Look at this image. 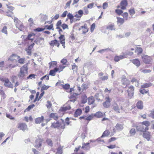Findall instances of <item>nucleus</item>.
<instances>
[{"label":"nucleus","instance_id":"nucleus-1","mask_svg":"<svg viewBox=\"0 0 154 154\" xmlns=\"http://www.w3.org/2000/svg\"><path fill=\"white\" fill-rule=\"evenodd\" d=\"M83 14V11L82 10H79L75 13L74 15L70 13H69L67 15V17L70 20L71 23H72L79 21Z\"/></svg>","mask_w":154,"mask_h":154},{"label":"nucleus","instance_id":"nucleus-2","mask_svg":"<svg viewBox=\"0 0 154 154\" xmlns=\"http://www.w3.org/2000/svg\"><path fill=\"white\" fill-rule=\"evenodd\" d=\"M150 125V123L149 121H145L140 123L136 126V129L137 131L143 132L146 131H148L149 129V126Z\"/></svg>","mask_w":154,"mask_h":154},{"label":"nucleus","instance_id":"nucleus-3","mask_svg":"<svg viewBox=\"0 0 154 154\" xmlns=\"http://www.w3.org/2000/svg\"><path fill=\"white\" fill-rule=\"evenodd\" d=\"M27 66L25 64L21 68L20 72L18 74V76L23 78L27 75Z\"/></svg>","mask_w":154,"mask_h":154},{"label":"nucleus","instance_id":"nucleus-4","mask_svg":"<svg viewBox=\"0 0 154 154\" xmlns=\"http://www.w3.org/2000/svg\"><path fill=\"white\" fill-rule=\"evenodd\" d=\"M14 20L16 28H17L20 31H23L25 27L23 25V23L16 17H14Z\"/></svg>","mask_w":154,"mask_h":154},{"label":"nucleus","instance_id":"nucleus-5","mask_svg":"<svg viewBox=\"0 0 154 154\" xmlns=\"http://www.w3.org/2000/svg\"><path fill=\"white\" fill-rule=\"evenodd\" d=\"M143 61L145 63L149 64L152 60V57L147 55H144L142 57Z\"/></svg>","mask_w":154,"mask_h":154},{"label":"nucleus","instance_id":"nucleus-6","mask_svg":"<svg viewBox=\"0 0 154 154\" xmlns=\"http://www.w3.org/2000/svg\"><path fill=\"white\" fill-rule=\"evenodd\" d=\"M105 100L106 101L103 103V106L105 108H108L111 105V99L108 96L105 97Z\"/></svg>","mask_w":154,"mask_h":154},{"label":"nucleus","instance_id":"nucleus-7","mask_svg":"<svg viewBox=\"0 0 154 154\" xmlns=\"http://www.w3.org/2000/svg\"><path fill=\"white\" fill-rule=\"evenodd\" d=\"M2 81L4 82L5 83L4 85L6 87L11 88H13V85L11 84V82L9 81L8 79H2Z\"/></svg>","mask_w":154,"mask_h":154},{"label":"nucleus","instance_id":"nucleus-8","mask_svg":"<svg viewBox=\"0 0 154 154\" xmlns=\"http://www.w3.org/2000/svg\"><path fill=\"white\" fill-rule=\"evenodd\" d=\"M128 4V2L126 0H123L121 2L120 6L119 5L117 6V8H119L121 7L122 10H125Z\"/></svg>","mask_w":154,"mask_h":154},{"label":"nucleus","instance_id":"nucleus-9","mask_svg":"<svg viewBox=\"0 0 154 154\" xmlns=\"http://www.w3.org/2000/svg\"><path fill=\"white\" fill-rule=\"evenodd\" d=\"M20 57L16 54H12L8 58V60L11 62H13L15 63H17V60L20 58Z\"/></svg>","mask_w":154,"mask_h":154},{"label":"nucleus","instance_id":"nucleus-10","mask_svg":"<svg viewBox=\"0 0 154 154\" xmlns=\"http://www.w3.org/2000/svg\"><path fill=\"white\" fill-rule=\"evenodd\" d=\"M143 137L148 141H149L150 140L151 137V133L147 131H146L143 132Z\"/></svg>","mask_w":154,"mask_h":154},{"label":"nucleus","instance_id":"nucleus-11","mask_svg":"<svg viewBox=\"0 0 154 154\" xmlns=\"http://www.w3.org/2000/svg\"><path fill=\"white\" fill-rule=\"evenodd\" d=\"M17 128L23 131H25V130H28L27 125L24 123H21L19 124Z\"/></svg>","mask_w":154,"mask_h":154},{"label":"nucleus","instance_id":"nucleus-12","mask_svg":"<svg viewBox=\"0 0 154 154\" xmlns=\"http://www.w3.org/2000/svg\"><path fill=\"white\" fill-rule=\"evenodd\" d=\"M125 58H126V57L124 54L119 55H116L114 56V60L115 62H118Z\"/></svg>","mask_w":154,"mask_h":154},{"label":"nucleus","instance_id":"nucleus-13","mask_svg":"<svg viewBox=\"0 0 154 154\" xmlns=\"http://www.w3.org/2000/svg\"><path fill=\"white\" fill-rule=\"evenodd\" d=\"M49 44L52 46H56L58 48L60 46V44L59 43V42L56 39L51 41L50 42Z\"/></svg>","mask_w":154,"mask_h":154},{"label":"nucleus","instance_id":"nucleus-14","mask_svg":"<svg viewBox=\"0 0 154 154\" xmlns=\"http://www.w3.org/2000/svg\"><path fill=\"white\" fill-rule=\"evenodd\" d=\"M60 43L62 45V46L64 48H65V38L64 35H61L59 37Z\"/></svg>","mask_w":154,"mask_h":154},{"label":"nucleus","instance_id":"nucleus-15","mask_svg":"<svg viewBox=\"0 0 154 154\" xmlns=\"http://www.w3.org/2000/svg\"><path fill=\"white\" fill-rule=\"evenodd\" d=\"M80 30H81L82 33L85 34L88 32V28L86 23H85L84 25L81 26Z\"/></svg>","mask_w":154,"mask_h":154},{"label":"nucleus","instance_id":"nucleus-16","mask_svg":"<svg viewBox=\"0 0 154 154\" xmlns=\"http://www.w3.org/2000/svg\"><path fill=\"white\" fill-rule=\"evenodd\" d=\"M115 128L113 129L114 132H116V131H120L123 128V125L117 123L115 126Z\"/></svg>","mask_w":154,"mask_h":154},{"label":"nucleus","instance_id":"nucleus-17","mask_svg":"<svg viewBox=\"0 0 154 154\" xmlns=\"http://www.w3.org/2000/svg\"><path fill=\"white\" fill-rule=\"evenodd\" d=\"M47 29L48 30H53V24H51L48 25H45V27L44 28H39V32L43 31L45 29Z\"/></svg>","mask_w":154,"mask_h":154},{"label":"nucleus","instance_id":"nucleus-18","mask_svg":"<svg viewBox=\"0 0 154 154\" xmlns=\"http://www.w3.org/2000/svg\"><path fill=\"white\" fill-rule=\"evenodd\" d=\"M134 88L133 86L131 85L129 87L127 90L128 95L129 96H132L134 94Z\"/></svg>","mask_w":154,"mask_h":154},{"label":"nucleus","instance_id":"nucleus-19","mask_svg":"<svg viewBox=\"0 0 154 154\" xmlns=\"http://www.w3.org/2000/svg\"><path fill=\"white\" fill-rule=\"evenodd\" d=\"M112 108L116 112L119 113L120 109L118 105L116 103H113L112 105Z\"/></svg>","mask_w":154,"mask_h":154},{"label":"nucleus","instance_id":"nucleus-20","mask_svg":"<svg viewBox=\"0 0 154 154\" xmlns=\"http://www.w3.org/2000/svg\"><path fill=\"white\" fill-rule=\"evenodd\" d=\"M131 62L137 67L139 66L140 65V60L137 59L132 60Z\"/></svg>","mask_w":154,"mask_h":154},{"label":"nucleus","instance_id":"nucleus-21","mask_svg":"<svg viewBox=\"0 0 154 154\" xmlns=\"http://www.w3.org/2000/svg\"><path fill=\"white\" fill-rule=\"evenodd\" d=\"M71 107L70 105H68L62 107L59 110V112H65L67 110H70Z\"/></svg>","mask_w":154,"mask_h":154},{"label":"nucleus","instance_id":"nucleus-22","mask_svg":"<svg viewBox=\"0 0 154 154\" xmlns=\"http://www.w3.org/2000/svg\"><path fill=\"white\" fill-rule=\"evenodd\" d=\"M61 120L62 121V122H59V126H58V128L60 129H64L65 128V122L62 119H61Z\"/></svg>","mask_w":154,"mask_h":154},{"label":"nucleus","instance_id":"nucleus-23","mask_svg":"<svg viewBox=\"0 0 154 154\" xmlns=\"http://www.w3.org/2000/svg\"><path fill=\"white\" fill-rule=\"evenodd\" d=\"M82 111L80 109H77L74 114V116L75 117H77L79 116H80L82 113Z\"/></svg>","mask_w":154,"mask_h":154},{"label":"nucleus","instance_id":"nucleus-24","mask_svg":"<svg viewBox=\"0 0 154 154\" xmlns=\"http://www.w3.org/2000/svg\"><path fill=\"white\" fill-rule=\"evenodd\" d=\"M136 106L138 109H142L143 108V102L141 100L139 101L136 104Z\"/></svg>","mask_w":154,"mask_h":154},{"label":"nucleus","instance_id":"nucleus-25","mask_svg":"<svg viewBox=\"0 0 154 154\" xmlns=\"http://www.w3.org/2000/svg\"><path fill=\"white\" fill-rule=\"evenodd\" d=\"M117 23L118 24H119V25H122L125 22V20L124 18H121L119 17H117Z\"/></svg>","mask_w":154,"mask_h":154},{"label":"nucleus","instance_id":"nucleus-26","mask_svg":"<svg viewBox=\"0 0 154 154\" xmlns=\"http://www.w3.org/2000/svg\"><path fill=\"white\" fill-rule=\"evenodd\" d=\"M94 116L98 118H100L103 117L105 115V113L100 111H98L94 114Z\"/></svg>","mask_w":154,"mask_h":154},{"label":"nucleus","instance_id":"nucleus-27","mask_svg":"<svg viewBox=\"0 0 154 154\" xmlns=\"http://www.w3.org/2000/svg\"><path fill=\"white\" fill-rule=\"evenodd\" d=\"M66 66L62 65L61 64L58 67H56L57 70V72L60 73V72L63 71V69L66 67Z\"/></svg>","mask_w":154,"mask_h":154},{"label":"nucleus","instance_id":"nucleus-28","mask_svg":"<svg viewBox=\"0 0 154 154\" xmlns=\"http://www.w3.org/2000/svg\"><path fill=\"white\" fill-rule=\"evenodd\" d=\"M88 103L89 105H91L93 104L95 101V100L92 96L89 97L88 99Z\"/></svg>","mask_w":154,"mask_h":154},{"label":"nucleus","instance_id":"nucleus-29","mask_svg":"<svg viewBox=\"0 0 154 154\" xmlns=\"http://www.w3.org/2000/svg\"><path fill=\"white\" fill-rule=\"evenodd\" d=\"M152 85V84L151 83H144L141 86V89L149 88Z\"/></svg>","mask_w":154,"mask_h":154},{"label":"nucleus","instance_id":"nucleus-30","mask_svg":"<svg viewBox=\"0 0 154 154\" xmlns=\"http://www.w3.org/2000/svg\"><path fill=\"white\" fill-rule=\"evenodd\" d=\"M143 51L142 48L140 47H137L135 50V52L137 54V55L141 54Z\"/></svg>","mask_w":154,"mask_h":154},{"label":"nucleus","instance_id":"nucleus-31","mask_svg":"<svg viewBox=\"0 0 154 154\" xmlns=\"http://www.w3.org/2000/svg\"><path fill=\"white\" fill-rule=\"evenodd\" d=\"M35 35V34L34 33L29 34L26 38V40L27 41H29L33 40L34 39Z\"/></svg>","mask_w":154,"mask_h":154},{"label":"nucleus","instance_id":"nucleus-32","mask_svg":"<svg viewBox=\"0 0 154 154\" xmlns=\"http://www.w3.org/2000/svg\"><path fill=\"white\" fill-rule=\"evenodd\" d=\"M57 72V69L56 67L53 69L51 70L49 72V75L52 76H54L56 75V73Z\"/></svg>","mask_w":154,"mask_h":154},{"label":"nucleus","instance_id":"nucleus-33","mask_svg":"<svg viewBox=\"0 0 154 154\" xmlns=\"http://www.w3.org/2000/svg\"><path fill=\"white\" fill-rule=\"evenodd\" d=\"M57 72V69L56 67L53 69L51 70L49 72V75L52 76H54L56 75V73Z\"/></svg>","mask_w":154,"mask_h":154},{"label":"nucleus","instance_id":"nucleus-34","mask_svg":"<svg viewBox=\"0 0 154 154\" xmlns=\"http://www.w3.org/2000/svg\"><path fill=\"white\" fill-rule=\"evenodd\" d=\"M2 87H0V94L1 95L2 99H4L6 97V95L4 91L2 89Z\"/></svg>","mask_w":154,"mask_h":154},{"label":"nucleus","instance_id":"nucleus-35","mask_svg":"<svg viewBox=\"0 0 154 154\" xmlns=\"http://www.w3.org/2000/svg\"><path fill=\"white\" fill-rule=\"evenodd\" d=\"M110 134V132L108 130H106L103 132L102 135L101 137H103L108 136Z\"/></svg>","mask_w":154,"mask_h":154},{"label":"nucleus","instance_id":"nucleus-36","mask_svg":"<svg viewBox=\"0 0 154 154\" xmlns=\"http://www.w3.org/2000/svg\"><path fill=\"white\" fill-rule=\"evenodd\" d=\"M87 101V97L85 95H83L81 97V102L82 103H85Z\"/></svg>","mask_w":154,"mask_h":154},{"label":"nucleus","instance_id":"nucleus-37","mask_svg":"<svg viewBox=\"0 0 154 154\" xmlns=\"http://www.w3.org/2000/svg\"><path fill=\"white\" fill-rule=\"evenodd\" d=\"M50 117L53 118L55 120H57L58 119V116L56 115V113H51L50 114Z\"/></svg>","mask_w":154,"mask_h":154},{"label":"nucleus","instance_id":"nucleus-38","mask_svg":"<svg viewBox=\"0 0 154 154\" xmlns=\"http://www.w3.org/2000/svg\"><path fill=\"white\" fill-rule=\"evenodd\" d=\"M94 117V114H91L85 118V119L89 121L92 120Z\"/></svg>","mask_w":154,"mask_h":154},{"label":"nucleus","instance_id":"nucleus-39","mask_svg":"<svg viewBox=\"0 0 154 154\" xmlns=\"http://www.w3.org/2000/svg\"><path fill=\"white\" fill-rule=\"evenodd\" d=\"M122 84L123 85H125L126 87L130 84L129 80L127 79H124L122 81Z\"/></svg>","mask_w":154,"mask_h":154},{"label":"nucleus","instance_id":"nucleus-40","mask_svg":"<svg viewBox=\"0 0 154 154\" xmlns=\"http://www.w3.org/2000/svg\"><path fill=\"white\" fill-rule=\"evenodd\" d=\"M50 68H51L56 66L57 65V62L56 61H52L49 63Z\"/></svg>","mask_w":154,"mask_h":154},{"label":"nucleus","instance_id":"nucleus-41","mask_svg":"<svg viewBox=\"0 0 154 154\" xmlns=\"http://www.w3.org/2000/svg\"><path fill=\"white\" fill-rule=\"evenodd\" d=\"M18 65V64L17 63H15L14 64H10L8 66L7 68L12 69L16 67V66H17Z\"/></svg>","mask_w":154,"mask_h":154},{"label":"nucleus","instance_id":"nucleus-42","mask_svg":"<svg viewBox=\"0 0 154 154\" xmlns=\"http://www.w3.org/2000/svg\"><path fill=\"white\" fill-rule=\"evenodd\" d=\"M107 29L110 30H113L114 29V23L111 24L109 25L106 27Z\"/></svg>","mask_w":154,"mask_h":154},{"label":"nucleus","instance_id":"nucleus-43","mask_svg":"<svg viewBox=\"0 0 154 154\" xmlns=\"http://www.w3.org/2000/svg\"><path fill=\"white\" fill-rule=\"evenodd\" d=\"M140 70L142 72L144 73H147L150 72H151V70L150 69H140Z\"/></svg>","mask_w":154,"mask_h":154},{"label":"nucleus","instance_id":"nucleus-44","mask_svg":"<svg viewBox=\"0 0 154 154\" xmlns=\"http://www.w3.org/2000/svg\"><path fill=\"white\" fill-rule=\"evenodd\" d=\"M46 105L47 108L49 109L52 108V104L51 101L48 100L47 101V104Z\"/></svg>","mask_w":154,"mask_h":154},{"label":"nucleus","instance_id":"nucleus-45","mask_svg":"<svg viewBox=\"0 0 154 154\" xmlns=\"http://www.w3.org/2000/svg\"><path fill=\"white\" fill-rule=\"evenodd\" d=\"M122 16L123 17V18L126 20H128V13L127 12H124L123 13L122 15Z\"/></svg>","mask_w":154,"mask_h":154},{"label":"nucleus","instance_id":"nucleus-46","mask_svg":"<svg viewBox=\"0 0 154 154\" xmlns=\"http://www.w3.org/2000/svg\"><path fill=\"white\" fill-rule=\"evenodd\" d=\"M61 86L65 90H68L70 88V85L68 84L65 85H62Z\"/></svg>","mask_w":154,"mask_h":154},{"label":"nucleus","instance_id":"nucleus-47","mask_svg":"<svg viewBox=\"0 0 154 154\" xmlns=\"http://www.w3.org/2000/svg\"><path fill=\"white\" fill-rule=\"evenodd\" d=\"M115 12L119 16L122 15L123 13V11L121 9H117L115 10Z\"/></svg>","mask_w":154,"mask_h":154},{"label":"nucleus","instance_id":"nucleus-48","mask_svg":"<svg viewBox=\"0 0 154 154\" xmlns=\"http://www.w3.org/2000/svg\"><path fill=\"white\" fill-rule=\"evenodd\" d=\"M72 2V0H69L66 4L65 8H69L70 5Z\"/></svg>","mask_w":154,"mask_h":154},{"label":"nucleus","instance_id":"nucleus-49","mask_svg":"<svg viewBox=\"0 0 154 154\" xmlns=\"http://www.w3.org/2000/svg\"><path fill=\"white\" fill-rule=\"evenodd\" d=\"M83 110H85L84 112L85 113H88L90 110V107L88 106H87L85 108H83Z\"/></svg>","mask_w":154,"mask_h":154},{"label":"nucleus","instance_id":"nucleus-50","mask_svg":"<svg viewBox=\"0 0 154 154\" xmlns=\"http://www.w3.org/2000/svg\"><path fill=\"white\" fill-rule=\"evenodd\" d=\"M49 79V76L47 75H45L41 78V80L42 81L45 80V81Z\"/></svg>","mask_w":154,"mask_h":154},{"label":"nucleus","instance_id":"nucleus-51","mask_svg":"<svg viewBox=\"0 0 154 154\" xmlns=\"http://www.w3.org/2000/svg\"><path fill=\"white\" fill-rule=\"evenodd\" d=\"M35 105L34 104L30 105L28 107L25 109L24 110V112H27L30 110L32 108H33V107Z\"/></svg>","mask_w":154,"mask_h":154},{"label":"nucleus","instance_id":"nucleus-52","mask_svg":"<svg viewBox=\"0 0 154 154\" xmlns=\"http://www.w3.org/2000/svg\"><path fill=\"white\" fill-rule=\"evenodd\" d=\"M140 92L142 94H145L149 93V91H146L145 89H141L140 90Z\"/></svg>","mask_w":154,"mask_h":154},{"label":"nucleus","instance_id":"nucleus-53","mask_svg":"<svg viewBox=\"0 0 154 154\" xmlns=\"http://www.w3.org/2000/svg\"><path fill=\"white\" fill-rule=\"evenodd\" d=\"M136 133V131L135 129L134 128L131 129L129 131V133L130 134L131 136L134 135Z\"/></svg>","mask_w":154,"mask_h":154},{"label":"nucleus","instance_id":"nucleus-54","mask_svg":"<svg viewBox=\"0 0 154 154\" xmlns=\"http://www.w3.org/2000/svg\"><path fill=\"white\" fill-rule=\"evenodd\" d=\"M50 87V86H46L45 85H44L41 87V91H44L45 90H47Z\"/></svg>","mask_w":154,"mask_h":154},{"label":"nucleus","instance_id":"nucleus-55","mask_svg":"<svg viewBox=\"0 0 154 154\" xmlns=\"http://www.w3.org/2000/svg\"><path fill=\"white\" fill-rule=\"evenodd\" d=\"M46 142L48 145L51 146H52L53 142L51 139H48L46 140Z\"/></svg>","mask_w":154,"mask_h":154},{"label":"nucleus","instance_id":"nucleus-56","mask_svg":"<svg viewBox=\"0 0 154 154\" xmlns=\"http://www.w3.org/2000/svg\"><path fill=\"white\" fill-rule=\"evenodd\" d=\"M81 87L82 88V91L85 90L88 88V85L85 84H83L82 86Z\"/></svg>","mask_w":154,"mask_h":154},{"label":"nucleus","instance_id":"nucleus-57","mask_svg":"<svg viewBox=\"0 0 154 154\" xmlns=\"http://www.w3.org/2000/svg\"><path fill=\"white\" fill-rule=\"evenodd\" d=\"M63 153V150L60 147H59L57 149V151L56 154H62Z\"/></svg>","mask_w":154,"mask_h":154},{"label":"nucleus","instance_id":"nucleus-58","mask_svg":"<svg viewBox=\"0 0 154 154\" xmlns=\"http://www.w3.org/2000/svg\"><path fill=\"white\" fill-rule=\"evenodd\" d=\"M108 78V75L107 74L103 76L100 78V79L102 81L107 80Z\"/></svg>","mask_w":154,"mask_h":154},{"label":"nucleus","instance_id":"nucleus-59","mask_svg":"<svg viewBox=\"0 0 154 154\" xmlns=\"http://www.w3.org/2000/svg\"><path fill=\"white\" fill-rule=\"evenodd\" d=\"M17 60L19 63L20 64H23L24 63L25 60V58H20L19 59H17Z\"/></svg>","mask_w":154,"mask_h":154},{"label":"nucleus","instance_id":"nucleus-60","mask_svg":"<svg viewBox=\"0 0 154 154\" xmlns=\"http://www.w3.org/2000/svg\"><path fill=\"white\" fill-rule=\"evenodd\" d=\"M80 146H79L77 148H75L74 150V152L76 153L75 154H85L83 152L80 153H77L78 151L80 149Z\"/></svg>","mask_w":154,"mask_h":154},{"label":"nucleus","instance_id":"nucleus-61","mask_svg":"<svg viewBox=\"0 0 154 154\" xmlns=\"http://www.w3.org/2000/svg\"><path fill=\"white\" fill-rule=\"evenodd\" d=\"M58 126H59V122H58L53 123L51 125V127L54 128H58Z\"/></svg>","mask_w":154,"mask_h":154},{"label":"nucleus","instance_id":"nucleus-62","mask_svg":"<svg viewBox=\"0 0 154 154\" xmlns=\"http://www.w3.org/2000/svg\"><path fill=\"white\" fill-rule=\"evenodd\" d=\"M128 12L130 15H132L135 14V11L134 9H131L129 10Z\"/></svg>","mask_w":154,"mask_h":154},{"label":"nucleus","instance_id":"nucleus-63","mask_svg":"<svg viewBox=\"0 0 154 154\" xmlns=\"http://www.w3.org/2000/svg\"><path fill=\"white\" fill-rule=\"evenodd\" d=\"M67 62V60L65 58L62 59L61 60V63L63 64L62 65H66Z\"/></svg>","mask_w":154,"mask_h":154},{"label":"nucleus","instance_id":"nucleus-64","mask_svg":"<svg viewBox=\"0 0 154 154\" xmlns=\"http://www.w3.org/2000/svg\"><path fill=\"white\" fill-rule=\"evenodd\" d=\"M61 20H58L56 24V28L60 27V26L62 25Z\"/></svg>","mask_w":154,"mask_h":154}]
</instances>
